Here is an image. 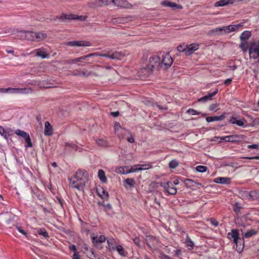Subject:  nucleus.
I'll use <instances>...</instances> for the list:
<instances>
[{
  "label": "nucleus",
  "instance_id": "nucleus-59",
  "mask_svg": "<svg viewBox=\"0 0 259 259\" xmlns=\"http://www.w3.org/2000/svg\"><path fill=\"white\" fill-rule=\"evenodd\" d=\"M0 135L3 136H4V137H6V131L5 130V129L1 127L0 126Z\"/></svg>",
  "mask_w": 259,
  "mask_h": 259
},
{
  "label": "nucleus",
  "instance_id": "nucleus-33",
  "mask_svg": "<svg viewBox=\"0 0 259 259\" xmlns=\"http://www.w3.org/2000/svg\"><path fill=\"white\" fill-rule=\"evenodd\" d=\"M26 39L27 40L34 41V32L27 31H26Z\"/></svg>",
  "mask_w": 259,
  "mask_h": 259
},
{
  "label": "nucleus",
  "instance_id": "nucleus-43",
  "mask_svg": "<svg viewBox=\"0 0 259 259\" xmlns=\"http://www.w3.org/2000/svg\"><path fill=\"white\" fill-rule=\"evenodd\" d=\"M207 167L203 165H198L196 167V169L199 172H203L207 170Z\"/></svg>",
  "mask_w": 259,
  "mask_h": 259
},
{
  "label": "nucleus",
  "instance_id": "nucleus-61",
  "mask_svg": "<svg viewBox=\"0 0 259 259\" xmlns=\"http://www.w3.org/2000/svg\"><path fill=\"white\" fill-rule=\"evenodd\" d=\"M127 141L131 143H133L135 142L134 138L132 136H131L130 137L127 138Z\"/></svg>",
  "mask_w": 259,
  "mask_h": 259
},
{
  "label": "nucleus",
  "instance_id": "nucleus-34",
  "mask_svg": "<svg viewBox=\"0 0 259 259\" xmlns=\"http://www.w3.org/2000/svg\"><path fill=\"white\" fill-rule=\"evenodd\" d=\"M256 233H257L256 231H255L254 230H249V231H247V232H246L244 234L243 237L248 238L251 237L253 235L256 234Z\"/></svg>",
  "mask_w": 259,
  "mask_h": 259
},
{
  "label": "nucleus",
  "instance_id": "nucleus-62",
  "mask_svg": "<svg viewBox=\"0 0 259 259\" xmlns=\"http://www.w3.org/2000/svg\"><path fill=\"white\" fill-rule=\"evenodd\" d=\"M69 249L71 250H72L74 253H76L77 251H76V247L75 245H72L71 246H69Z\"/></svg>",
  "mask_w": 259,
  "mask_h": 259
},
{
  "label": "nucleus",
  "instance_id": "nucleus-36",
  "mask_svg": "<svg viewBox=\"0 0 259 259\" xmlns=\"http://www.w3.org/2000/svg\"><path fill=\"white\" fill-rule=\"evenodd\" d=\"M128 166L119 167L116 169V172L120 174H127Z\"/></svg>",
  "mask_w": 259,
  "mask_h": 259
},
{
  "label": "nucleus",
  "instance_id": "nucleus-29",
  "mask_svg": "<svg viewBox=\"0 0 259 259\" xmlns=\"http://www.w3.org/2000/svg\"><path fill=\"white\" fill-rule=\"evenodd\" d=\"M251 32L249 31H243L240 36V39L243 40H246L249 38L251 36Z\"/></svg>",
  "mask_w": 259,
  "mask_h": 259
},
{
  "label": "nucleus",
  "instance_id": "nucleus-19",
  "mask_svg": "<svg viewBox=\"0 0 259 259\" xmlns=\"http://www.w3.org/2000/svg\"><path fill=\"white\" fill-rule=\"evenodd\" d=\"M214 182L221 184H230L231 179L229 178L218 177L215 179Z\"/></svg>",
  "mask_w": 259,
  "mask_h": 259
},
{
  "label": "nucleus",
  "instance_id": "nucleus-45",
  "mask_svg": "<svg viewBox=\"0 0 259 259\" xmlns=\"http://www.w3.org/2000/svg\"><path fill=\"white\" fill-rule=\"evenodd\" d=\"M247 193L248 192L246 191H241L239 192V196L242 199H247Z\"/></svg>",
  "mask_w": 259,
  "mask_h": 259
},
{
  "label": "nucleus",
  "instance_id": "nucleus-14",
  "mask_svg": "<svg viewBox=\"0 0 259 259\" xmlns=\"http://www.w3.org/2000/svg\"><path fill=\"white\" fill-rule=\"evenodd\" d=\"M199 45L197 44H192L189 46L186 45V56L192 54L195 51L198 49Z\"/></svg>",
  "mask_w": 259,
  "mask_h": 259
},
{
  "label": "nucleus",
  "instance_id": "nucleus-10",
  "mask_svg": "<svg viewBox=\"0 0 259 259\" xmlns=\"http://www.w3.org/2000/svg\"><path fill=\"white\" fill-rule=\"evenodd\" d=\"M114 4L117 7L125 9H131L132 7V4L125 0H114Z\"/></svg>",
  "mask_w": 259,
  "mask_h": 259
},
{
  "label": "nucleus",
  "instance_id": "nucleus-23",
  "mask_svg": "<svg viewBox=\"0 0 259 259\" xmlns=\"http://www.w3.org/2000/svg\"><path fill=\"white\" fill-rule=\"evenodd\" d=\"M34 41H40L45 38H46L47 36L46 33L42 32H34Z\"/></svg>",
  "mask_w": 259,
  "mask_h": 259
},
{
  "label": "nucleus",
  "instance_id": "nucleus-26",
  "mask_svg": "<svg viewBox=\"0 0 259 259\" xmlns=\"http://www.w3.org/2000/svg\"><path fill=\"white\" fill-rule=\"evenodd\" d=\"M162 5L165 7H169L171 8H182V6L178 5L175 3H172L169 1H165L162 2Z\"/></svg>",
  "mask_w": 259,
  "mask_h": 259
},
{
  "label": "nucleus",
  "instance_id": "nucleus-56",
  "mask_svg": "<svg viewBox=\"0 0 259 259\" xmlns=\"http://www.w3.org/2000/svg\"><path fill=\"white\" fill-rule=\"evenodd\" d=\"M218 92V90L216 89L212 93H209L207 95L208 97L210 98V99H212V97L215 95Z\"/></svg>",
  "mask_w": 259,
  "mask_h": 259
},
{
  "label": "nucleus",
  "instance_id": "nucleus-38",
  "mask_svg": "<svg viewBox=\"0 0 259 259\" xmlns=\"http://www.w3.org/2000/svg\"><path fill=\"white\" fill-rule=\"evenodd\" d=\"M186 45H180L177 47V50L180 52H183L186 55Z\"/></svg>",
  "mask_w": 259,
  "mask_h": 259
},
{
  "label": "nucleus",
  "instance_id": "nucleus-11",
  "mask_svg": "<svg viewBox=\"0 0 259 259\" xmlns=\"http://www.w3.org/2000/svg\"><path fill=\"white\" fill-rule=\"evenodd\" d=\"M90 57H92V53L89 54L87 55H85V56H81L79 58H75L74 59L65 60L64 61V63L65 64H74L76 62H81L83 61V60H87L88 58Z\"/></svg>",
  "mask_w": 259,
  "mask_h": 259
},
{
  "label": "nucleus",
  "instance_id": "nucleus-52",
  "mask_svg": "<svg viewBox=\"0 0 259 259\" xmlns=\"http://www.w3.org/2000/svg\"><path fill=\"white\" fill-rule=\"evenodd\" d=\"M16 229L18 230V231L21 233V234H22L23 235L26 236L27 233H26V232L21 227V226H16Z\"/></svg>",
  "mask_w": 259,
  "mask_h": 259
},
{
  "label": "nucleus",
  "instance_id": "nucleus-41",
  "mask_svg": "<svg viewBox=\"0 0 259 259\" xmlns=\"http://www.w3.org/2000/svg\"><path fill=\"white\" fill-rule=\"evenodd\" d=\"M247 123L245 119H237V120L235 122V124L239 126L244 127L245 126V124Z\"/></svg>",
  "mask_w": 259,
  "mask_h": 259
},
{
  "label": "nucleus",
  "instance_id": "nucleus-16",
  "mask_svg": "<svg viewBox=\"0 0 259 259\" xmlns=\"http://www.w3.org/2000/svg\"><path fill=\"white\" fill-rule=\"evenodd\" d=\"M92 240L93 244L96 247H97L98 245L102 242H104L106 240V237L104 235H101L98 238L97 236H93L92 237Z\"/></svg>",
  "mask_w": 259,
  "mask_h": 259
},
{
  "label": "nucleus",
  "instance_id": "nucleus-44",
  "mask_svg": "<svg viewBox=\"0 0 259 259\" xmlns=\"http://www.w3.org/2000/svg\"><path fill=\"white\" fill-rule=\"evenodd\" d=\"M17 36L21 39H25L26 40V31H20L18 32Z\"/></svg>",
  "mask_w": 259,
  "mask_h": 259
},
{
  "label": "nucleus",
  "instance_id": "nucleus-3",
  "mask_svg": "<svg viewBox=\"0 0 259 259\" xmlns=\"http://www.w3.org/2000/svg\"><path fill=\"white\" fill-rule=\"evenodd\" d=\"M159 67H161L160 58L157 56H153L150 58L149 64L141 69V72L144 75L148 76L153 68H158Z\"/></svg>",
  "mask_w": 259,
  "mask_h": 259
},
{
  "label": "nucleus",
  "instance_id": "nucleus-8",
  "mask_svg": "<svg viewBox=\"0 0 259 259\" xmlns=\"http://www.w3.org/2000/svg\"><path fill=\"white\" fill-rule=\"evenodd\" d=\"M173 60L169 54V53H166L164 56H163L162 61H161V65L165 67V68H169L172 64Z\"/></svg>",
  "mask_w": 259,
  "mask_h": 259
},
{
  "label": "nucleus",
  "instance_id": "nucleus-54",
  "mask_svg": "<svg viewBox=\"0 0 259 259\" xmlns=\"http://www.w3.org/2000/svg\"><path fill=\"white\" fill-rule=\"evenodd\" d=\"M80 73H81V75L85 76V77H88L93 74V73L92 72H87L85 71H80Z\"/></svg>",
  "mask_w": 259,
  "mask_h": 259
},
{
  "label": "nucleus",
  "instance_id": "nucleus-50",
  "mask_svg": "<svg viewBox=\"0 0 259 259\" xmlns=\"http://www.w3.org/2000/svg\"><path fill=\"white\" fill-rule=\"evenodd\" d=\"M233 210L236 212V213H238L240 212V210H241V206H239V204L238 203H236L234 205H233Z\"/></svg>",
  "mask_w": 259,
  "mask_h": 259
},
{
  "label": "nucleus",
  "instance_id": "nucleus-49",
  "mask_svg": "<svg viewBox=\"0 0 259 259\" xmlns=\"http://www.w3.org/2000/svg\"><path fill=\"white\" fill-rule=\"evenodd\" d=\"M208 100H211V99L207 95L198 99V101L199 102H205Z\"/></svg>",
  "mask_w": 259,
  "mask_h": 259
},
{
  "label": "nucleus",
  "instance_id": "nucleus-37",
  "mask_svg": "<svg viewBox=\"0 0 259 259\" xmlns=\"http://www.w3.org/2000/svg\"><path fill=\"white\" fill-rule=\"evenodd\" d=\"M92 56H101L103 57H106L110 58V56H111V52H108L106 54H100V53H92Z\"/></svg>",
  "mask_w": 259,
  "mask_h": 259
},
{
  "label": "nucleus",
  "instance_id": "nucleus-64",
  "mask_svg": "<svg viewBox=\"0 0 259 259\" xmlns=\"http://www.w3.org/2000/svg\"><path fill=\"white\" fill-rule=\"evenodd\" d=\"M103 193L104 195V196H102L101 195H100V196L103 199H106L108 197V194L107 192H105L104 190H103Z\"/></svg>",
  "mask_w": 259,
  "mask_h": 259
},
{
  "label": "nucleus",
  "instance_id": "nucleus-24",
  "mask_svg": "<svg viewBox=\"0 0 259 259\" xmlns=\"http://www.w3.org/2000/svg\"><path fill=\"white\" fill-rule=\"evenodd\" d=\"M144 102H145V104L147 106H152L153 107L156 106L160 110H166L167 109V108L166 107H162L160 105H158L157 103H153L152 102H151L150 100L145 101H144Z\"/></svg>",
  "mask_w": 259,
  "mask_h": 259
},
{
  "label": "nucleus",
  "instance_id": "nucleus-46",
  "mask_svg": "<svg viewBox=\"0 0 259 259\" xmlns=\"http://www.w3.org/2000/svg\"><path fill=\"white\" fill-rule=\"evenodd\" d=\"M146 168H134L133 167L130 168L129 167H128V168H127V174L130 173V172H136V171H138L142 170H144V169H145Z\"/></svg>",
  "mask_w": 259,
  "mask_h": 259
},
{
  "label": "nucleus",
  "instance_id": "nucleus-60",
  "mask_svg": "<svg viewBox=\"0 0 259 259\" xmlns=\"http://www.w3.org/2000/svg\"><path fill=\"white\" fill-rule=\"evenodd\" d=\"M258 147L257 144L249 145L247 146L248 149H256Z\"/></svg>",
  "mask_w": 259,
  "mask_h": 259
},
{
  "label": "nucleus",
  "instance_id": "nucleus-51",
  "mask_svg": "<svg viewBox=\"0 0 259 259\" xmlns=\"http://www.w3.org/2000/svg\"><path fill=\"white\" fill-rule=\"evenodd\" d=\"M133 242L136 245L139 246H141V240L139 237H136L135 238H134L133 239Z\"/></svg>",
  "mask_w": 259,
  "mask_h": 259
},
{
  "label": "nucleus",
  "instance_id": "nucleus-9",
  "mask_svg": "<svg viewBox=\"0 0 259 259\" xmlns=\"http://www.w3.org/2000/svg\"><path fill=\"white\" fill-rule=\"evenodd\" d=\"M160 186L170 195H175L177 193V189L174 187L172 183L169 182L165 183H161Z\"/></svg>",
  "mask_w": 259,
  "mask_h": 259
},
{
  "label": "nucleus",
  "instance_id": "nucleus-55",
  "mask_svg": "<svg viewBox=\"0 0 259 259\" xmlns=\"http://www.w3.org/2000/svg\"><path fill=\"white\" fill-rule=\"evenodd\" d=\"M185 183L187 186L191 187V186H193L192 185V184L194 183V181L191 179H186L185 181Z\"/></svg>",
  "mask_w": 259,
  "mask_h": 259
},
{
  "label": "nucleus",
  "instance_id": "nucleus-20",
  "mask_svg": "<svg viewBox=\"0 0 259 259\" xmlns=\"http://www.w3.org/2000/svg\"><path fill=\"white\" fill-rule=\"evenodd\" d=\"M123 186L126 188H127V186L131 188L134 187L136 184L135 180L132 178L125 179L123 180Z\"/></svg>",
  "mask_w": 259,
  "mask_h": 259
},
{
  "label": "nucleus",
  "instance_id": "nucleus-4",
  "mask_svg": "<svg viewBox=\"0 0 259 259\" xmlns=\"http://www.w3.org/2000/svg\"><path fill=\"white\" fill-rule=\"evenodd\" d=\"M31 92V89L29 88H1L0 92L10 93V94H27Z\"/></svg>",
  "mask_w": 259,
  "mask_h": 259
},
{
  "label": "nucleus",
  "instance_id": "nucleus-15",
  "mask_svg": "<svg viewBox=\"0 0 259 259\" xmlns=\"http://www.w3.org/2000/svg\"><path fill=\"white\" fill-rule=\"evenodd\" d=\"M59 18L60 19H62V20L65 19H68V20L78 19V20H84L85 19V17L82 16H77L76 17H75L74 16V15H71V14L67 15V14L63 13Z\"/></svg>",
  "mask_w": 259,
  "mask_h": 259
},
{
  "label": "nucleus",
  "instance_id": "nucleus-30",
  "mask_svg": "<svg viewBox=\"0 0 259 259\" xmlns=\"http://www.w3.org/2000/svg\"><path fill=\"white\" fill-rule=\"evenodd\" d=\"M185 243L188 249L192 250L193 249L194 243L188 236L186 237Z\"/></svg>",
  "mask_w": 259,
  "mask_h": 259
},
{
  "label": "nucleus",
  "instance_id": "nucleus-48",
  "mask_svg": "<svg viewBox=\"0 0 259 259\" xmlns=\"http://www.w3.org/2000/svg\"><path fill=\"white\" fill-rule=\"evenodd\" d=\"M187 113L191 114V115H199L201 114L200 112L196 111L193 109H189L187 110Z\"/></svg>",
  "mask_w": 259,
  "mask_h": 259
},
{
  "label": "nucleus",
  "instance_id": "nucleus-22",
  "mask_svg": "<svg viewBox=\"0 0 259 259\" xmlns=\"http://www.w3.org/2000/svg\"><path fill=\"white\" fill-rule=\"evenodd\" d=\"M258 194L255 191H252L247 193V199L249 200H254L257 199Z\"/></svg>",
  "mask_w": 259,
  "mask_h": 259
},
{
  "label": "nucleus",
  "instance_id": "nucleus-1",
  "mask_svg": "<svg viewBox=\"0 0 259 259\" xmlns=\"http://www.w3.org/2000/svg\"><path fill=\"white\" fill-rule=\"evenodd\" d=\"M88 174L86 170L79 169L73 177L69 179V182L72 187L79 190L83 189L88 181Z\"/></svg>",
  "mask_w": 259,
  "mask_h": 259
},
{
  "label": "nucleus",
  "instance_id": "nucleus-53",
  "mask_svg": "<svg viewBox=\"0 0 259 259\" xmlns=\"http://www.w3.org/2000/svg\"><path fill=\"white\" fill-rule=\"evenodd\" d=\"M237 137L235 135L229 136V139H230L229 142H235L237 141V139H236Z\"/></svg>",
  "mask_w": 259,
  "mask_h": 259
},
{
  "label": "nucleus",
  "instance_id": "nucleus-39",
  "mask_svg": "<svg viewBox=\"0 0 259 259\" xmlns=\"http://www.w3.org/2000/svg\"><path fill=\"white\" fill-rule=\"evenodd\" d=\"M37 233L39 235H42L45 238L49 237L48 233L44 229H40L38 230Z\"/></svg>",
  "mask_w": 259,
  "mask_h": 259
},
{
  "label": "nucleus",
  "instance_id": "nucleus-31",
  "mask_svg": "<svg viewBox=\"0 0 259 259\" xmlns=\"http://www.w3.org/2000/svg\"><path fill=\"white\" fill-rule=\"evenodd\" d=\"M97 144L102 147H107L108 146V143L103 139H99L96 140Z\"/></svg>",
  "mask_w": 259,
  "mask_h": 259
},
{
  "label": "nucleus",
  "instance_id": "nucleus-40",
  "mask_svg": "<svg viewBox=\"0 0 259 259\" xmlns=\"http://www.w3.org/2000/svg\"><path fill=\"white\" fill-rule=\"evenodd\" d=\"M168 165L170 168H175L178 166L179 162L176 160H172L169 162Z\"/></svg>",
  "mask_w": 259,
  "mask_h": 259
},
{
  "label": "nucleus",
  "instance_id": "nucleus-6",
  "mask_svg": "<svg viewBox=\"0 0 259 259\" xmlns=\"http://www.w3.org/2000/svg\"><path fill=\"white\" fill-rule=\"evenodd\" d=\"M64 45L70 47H90L92 43L85 40L69 41L65 42Z\"/></svg>",
  "mask_w": 259,
  "mask_h": 259
},
{
  "label": "nucleus",
  "instance_id": "nucleus-47",
  "mask_svg": "<svg viewBox=\"0 0 259 259\" xmlns=\"http://www.w3.org/2000/svg\"><path fill=\"white\" fill-rule=\"evenodd\" d=\"M239 47L241 49L242 51L245 52L247 50L248 45L246 42H241Z\"/></svg>",
  "mask_w": 259,
  "mask_h": 259
},
{
  "label": "nucleus",
  "instance_id": "nucleus-18",
  "mask_svg": "<svg viewBox=\"0 0 259 259\" xmlns=\"http://www.w3.org/2000/svg\"><path fill=\"white\" fill-rule=\"evenodd\" d=\"M44 134L46 136H51L53 134V127L49 121L45 123Z\"/></svg>",
  "mask_w": 259,
  "mask_h": 259
},
{
  "label": "nucleus",
  "instance_id": "nucleus-17",
  "mask_svg": "<svg viewBox=\"0 0 259 259\" xmlns=\"http://www.w3.org/2000/svg\"><path fill=\"white\" fill-rule=\"evenodd\" d=\"M34 52L36 53V56L41 57L42 59L47 58L49 56V55L47 53L43 48L36 49Z\"/></svg>",
  "mask_w": 259,
  "mask_h": 259
},
{
  "label": "nucleus",
  "instance_id": "nucleus-25",
  "mask_svg": "<svg viewBox=\"0 0 259 259\" xmlns=\"http://www.w3.org/2000/svg\"><path fill=\"white\" fill-rule=\"evenodd\" d=\"M114 0H96V3L99 6H106L114 3Z\"/></svg>",
  "mask_w": 259,
  "mask_h": 259
},
{
  "label": "nucleus",
  "instance_id": "nucleus-27",
  "mask_svg": "<svg viewBox=\"0 0 259 259\" xmlns=\"http://www.w3.org/2000/svg\"><path fill=\"white\" fill-rule=\"evenodd\" d=\"M228 4H232V0H221L218 2H217L214 4L215 7H223L227 5Z\"/></svg>",
  "mask_w": 259,
  "mask_h": 259
},
{
  "label": "nucleus",
  "instance_id": "nucleus-21",
  "mask_svg": "<svg viewBox=\"0 0 259 259\" xmlns=\"http://www.w3.org/2000/svg\"><path fill=\"white\" fill-rule=\"evenodd\" d=\"M123 56L124 55L122 53L116 51L111 54L110 59L112 60H121V58H122Z\"/></svg>",
  "mask_w": 259,
  "mask_h": 259
},
{
  "label": "nucleus",
  "instance_id": "nucleus-2",
  "mask_svg": "<svg viewBox=\"0 0 259 259\" xmlns=\"http://www.w3.org/2000/svg\"><path fill=\"white\" fill-rule=\"evenodd\" d=\"M227 238L230 240H233L236 245V250L238 252H241L244 247L243 237H239V230L238 229H232L231 232L227 234Z\"/></svg>",
  "mask_w": 259,
  "mask_h": 259
},
{
  "label": "nucleus",
  "instance_id": "nucleus-57",
  "mask_svg": "<svg viewBox=\"0 0 259 259\" xmlns=\"http://www.w3.org/2000/svg\"><path fill=\"white\" fill-rule=\"evenodd\" d=\"M237 117L232 116L230 117L229 122L232 124H235V122L237 120Z\"/></svg>",
  "mask_w": 259,
  "mask_h": 259
},
{
  "label": "nucleus",
  "instance_id": "nucleus-42",
  "mask_svg": "<svg viewBox=\"0 0 259 259\" xmlns=\"http://www.w3.org/2000/svg\"><path fill=\"white\" fill-rule=\"evenodd\" d=\"M219 109V104L217 103L211 104L209 107L210 111L214 112L218 111Z\"/></svg>",
  "mask_w": 259,
  "mask_h": 259
},
{
  "label": "nucleus",
  "instance_id": "nucleus-32",
  "mask_svg": "<svg viewBox=\"0 0 259 259\" xmlns=\"http://www.w3.org/2000/svg\"><path fill=\"white\" fill-rule=\"evenodd\" d=\"M225 32H226V33H228L237 30L236 26L235 25L225 26Z\"/></svg>",
  "mask_w": 259,
  "mask_h": 259
},
{
  "label": "nucleus",
  "instance_id": "nucleus-12",
  "mask_svg": "<svg viewBox=\"0 0 259 259\" xmlns=\"http://www.w3.org/2000/svg\"><path fill=\"white\" fill-rule=\"evenodd\" d=\"M225 26L222 27H217L213 29H211L208 31V34L209 35H217L219 34H225Z\"/></svg>",
  "mask_w": 259,
  "mask_h": 259
},
{
  "label": "nucleus",
  "instance_id": "nucleus-35",
  "mask_svg": "<svg viewBox=\"0 0 259 259\" xmlns=\"http://www.w3.org/2000/svg\"><path fill=\"white\" fill-rule=\"evenodd\" d=\"M116 249L120 255H121L122 256H126V253H125V250L121 245H118L116 247Z\"/></svg>",
  "mask_w": 259,
  "mask_h": 259
},
{
  "label": "nucleus",
  "instance_id": "nucleus-7",
  "mask_svg": "<svg viewBox=\"0 0 259 259\" xmlns=\"http://www.w3.org/2000/svg\"><path fill=\"white\" fill-rule=\"evenodd\" d=\"M15 133L17 135L23 137L25 140L27 147H31L32 146V144L30 136L28 133L20 130H16Z\"/></svg>",
  "mask_w": 259,
  "mask_h": 259
},
{
  "label": "nucleus",
  "instance_id": "nucleus-28",
  "mask_svg": "<svg viewBox=\"0 0 259 259\" xmlns=\"http://www.w3.org/2000/svg\"><path fill=\"white\" fill-rule=\"evenodd\" d=\"M98 176L99 179L103 183H106L107 178L105 176V171L103 170H102V169L99 170L98 172Z\"/></svg>",
  "mask_w": 259,
  "mask_h": 259
},
{
  "label": "nucleus",
  "instance_id": "nucleus-13",
  "mask_svg": "<svg viewBox=\"0 0 259 259\" xmlns=\"http://www.w3.org/2000/svg\"><path fill=\"white\" fill-rule=\"evenodd\" d=\"M227 114H228V113L224 112L220 116H208L206 118V120L208 122L214 121H221L225 118Z\"/></svg>",
  "mask_w": 259,
  "mask_h": 259
},
{
  "label": "nucleus",
  "instance_id": "nucleus-63",
  "mask_svg": "<svg viewBox=\"0 0 259 259\" xmlns=\"http://www.w3.org/2000/svg\"><path fill=\"white\" fill-rule=\"evenodd\" d=\"M72 259H80V255L78 254V252L74 253L72 256Z\"/></svg>",
  "mask_w": 259,
  "mask_h": 259
},
{
  "label": "nucleus",
  "instance_id": "nucleus-58",
  "mask_svg": "<svg viewBox=\"0 0 259 259\" xmlns=\"http://www.w3.org/2000/svg\"><path fill=\"white\" fill-rule=\"evenodd\" d=\"M221 140L220 142H229L230 139H229V136H225V137H221L219 138Z\"/></svg>",
  "mask_w": 259,
  "mask_h": 259
},
{
  "label": "nucleus",
  "instance_id": "nucleus-5",
  "mask_svg": "<svg viewBox=\"0 0 259 259\" xmlns=\"http://www.w3.org/2000/svg\"><path fill=\"white\" fill-rule=\"evenodd\" d=\"M249 54L250 58L256 59L259 56V40L257 42H252L249 48Z\"/></svg>",
  "mask_w": 259,
  "mask_h": 259
}]
</instances>
